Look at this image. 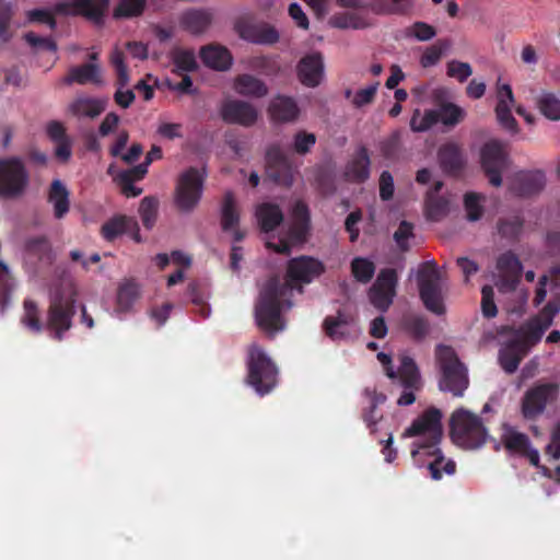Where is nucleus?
<instances>
[{
    "label": "nucleus",
    "instance_id": "aec40b11",
    "mask_svg": "<svg viewBox=\"0 0 560 560\" xmlns=\"http://www.w3.org/2000/svg\"><path fill=\"white\" fill-rule=\"evenodd\" d=\"M221 117L228 124L250 127L257 121L258 113L252 104L245 101L231 100L222 105Z\"/></svg>",
    "mask_w": 560,
    "mask_h": 560
},
{
    "label": "nucleus",
    "instance_id": "f3484780",
    "mask_svg": "<svg viewBox=\"0 0 560 560\" xmlns=\"http://www.w3.org/2000/svg\"><path fill=\"white\" fill-rule=\"evenodd\" d=\"M497 269L500 272L497 282L499 291L508 293L516 290L523 272V265L520 258L512 250H506L498 257Z\"/></svg>",
    "mask_w": 560,
    "mask_h": 560
},
{
    "label": "nucleus",
    "instance_id": "49530a36",
    "mask_svg": "<svg viewBox=\"0 0 560 560\" xmlns=\"http://www.w3.org/2000/svg\"><path fill=\"white\" fill-rule=\"evenodd\" d=\"M147 7V0H119L113 11L116 20L140 16Z\"/></svg>",
    "mask_w": 560,
    "mask_h": 560
},
{
    "label": "nucleus",
    "instance_id": "9b49d317",
    "mask_svg": "<svg viewBox=\"0 0 560 560\" xmlns=\"http://www.w3.org/2000/svg\"><path fill=\"white\" fill-rule=\"evenodd\" d=\"M266 176L276 185L291 187L298 174L296 166L282 151L279 143L268 145L265 154Z\"/></svg>",
    "mask_w": 560,
    "mask_h": 560
},
{
    "label": "nucleus",
    "instance_id": "c85d7f7f",
    "mask_svg": "<svg viewBox=\"0 0 560 560\" xmlns=\"http://www.w3.org/2000/svg\"><path fill=\"white\" fill-rule=\"evenodd\" d=\"M255 215L262 232L275 231L284 220L281 208L272 202H262L257 206Z\"/></svg>",
    "mask_w": 560,
    "mask_h": 560
},
{
    "label": "nucleus",
    "instance_id": "f03ea898",
    "mask_svg": "<svg viewBox=\"0 0 560 560\" xmlns=\"http://www.w3.org/2000/svg\"><path fill=\"white\" fill-rule=\"evenodd\" d=\"M436 363L440 369L439 388L448 392L454 397H463L469 386L468 371L459 360L456 351L446 345L435 348Z\"/></svg>",
    "mask_w": 560,
    "mask_h": 560
},
{
    "label": "nucleus",
    "instance_id": "c756f323",
    "mask_svg": "<svg viewBox=\"0 0 560 560\" xmlns=\"http://www.w3.org/2000/svg\"><path fill=\"white\" fill-rule=\"evenodd\" d=\"M528 351L521 341L510 339L499 352L501 368L508 373H514Z\"/></svg>",
    "mask_w": 560,
    "mask_h": 560
},
{
    "label": "nucleus",
    "instance_id": "39448f33",
    "mask_svg": "<svg viewBox=\"0 0 560 560\" xmlns=\"http://www.w3.org/2000/svg\"><path fill=\"white\" fill-rule=\"evenodd\" d=\"M451 438L464 448H478L487 440V429L479 416L464 409H456L450 419Z\"/></svg>",
    "mask_w": 560,
    "mask_h": 560
},
{
    "label": "nucleus",
    "instance_id": "7c9ffc66",
    "mask_svg": "<svg viewBox=\"0 0 560 560\" xmlns=\"http://www.w3.org/2000/svg\"><path fill=\"white\" fill-rule=\"evenodd\" d=\"M241 213L237 206L236 197L232 190L224 192L220 208V223L224 232H230L238 228Z\"/></svg>",
    "mask_w": 560,
    "mask_h": 560
},
{
    "label": "nucleus",
    "instance_id": "603ef678",
    "mask_svg": "<svg viewBox=\"0 0 560 560\" xmlns=\"http://www.w3.org/2000/svg\"><path fill=\"white\" fill-rule=\"evenodd\" d=\"M187 294L197 312L202 318L209 317L211 308L207 303V296L198 282L192 281L187 287Z\"/></svg>",
    "mask_w": 560,
    "mask_h": 560
},
{
    "label": "nucleus",
    "instance_id": "0eeeda50",
    "mask_svg": "<svg viewBox=\"0 0 560 560\" xmlns=\"http://www.w3.org/2000/svg\"><path fill=\"white\" fill-rule=\"evenodd\" d=\"M206 174L197 167L183 172L176 183L174 202L180 212H191L200 202Z\"/></svg>",
    "mask_w": 560,
    "mask_h": 560
},
{
    "label": "nucleus",
    "instance_id": "37998d69",
    "mask_svg": "<svg viewBox=\"0 0 560 560\" xmlns=\"http://www.w3.org/2000/svg\"><path fill=\"white\" fill-rule=\"evenodd\" d=\"M25 254L27 259L36 258L38 261H50L51 248L46 236L30 237L25 242Z\"/></svg>",
    "mask_w": 560,
    "mask_h": 560
},
{
    "label": "nucleus",
    "instance_id": "a19ab883",
    "mask_svg": "<svg viewBox=\"0 0 560 560\" xmlns=\"http://www.w3.org/2000/svg\"><path fill=\"white\" fill-rule=\"evenodd\" d=\"M348 327V317L340 311L337 313V316H327L323 322V329L326 336L334 341L347 339L350 336Z\"/></svg>",
    "mask_w": 560,
    "mask_h": 560
},
{
    "label": "nucleus",
    "instance_id": "8fccbe9b",
    "mask_svg": "<svg viewBox=\"0 0 560 560\" xmlns=\"http://www.w3.org/2000/svg\"><path fill=\"white\" fill-rule=\"evenodd\" d=\"M540 113L550 120H560V100L550 92H544L537 98Z\"/></svg>",
    "mask_w": 560,
    "mask_h": 560
},
{
    "label": "nucleus",
    "instance_id": "ddd939ff",
    "mask_svg": "<svg viewBox=\"0 0 560 560\" xmlns=\"http://www.w3.org/2000/svg\"><path fill=\"white\" fill-rule=\"evenodd\" d=\"M324 272L325 266L320 260L311 256H299L288 261L285 280L282 283H288L291 292L299 285L302 292L301 284L311 283Z\"/></svg>",
    "mask_w": 560,
    "mask_h": 560
},
{
    "label": "nucleus",
    "instance_id": "5701e85b",
    "mask_svg": "<svg viewBox=\"0 0 560 560\" xmlns=\"http://www.w3.org/2000/svg\"><path fill=\"white\" fill-rule=\"evenodd\" d=\"M371 160L366 147L361 145L346 164L345 179L353 184H363L370 178Z\"/></svg>",
    "mask_w": 560,
    "mask_h": 560
},
{
    "label": "nucleus",
    "instance_id": "052dcab7",
    "mask_svg": "<svg viewBox=\"0 0 560 560\" xmlns=\"http://www.w3.org/2000/svg\"><path fill=\"white\" fill-rule=\"evenodd\" d=\"M481 313L485 318L491 319L498 315V307L494 302V290L490 284L481 288Z\"/></svg>",
    "mask_w": 560,
    "mask_h": 560
},
{
    "label": "nucleus",
    "instance_id": "a18cd8bd",
    "mask_svg": "<svg viewBox=\"0 0 560 560\" xmlns=\"http://www.w3.org/2000/svg\"><path fill=\"white\" fill-rule=\"evenodd\" d=\"M23 307L24 314L21 317V323L34 334L42 332L45 325L40 320L37 303L33 300L26 299L24 300Z\"/></svg>",
    "mask_w": 560,
    "mask_h": 560
},
{
    "label": "nucleus",
    "instance_id": "a878e982",
    "mask_svg": "<svg viewBox=\"0 0 560 560\" xmlns=\"http://www.w3.org/2000/svg\"><path fill=\"white\" fill-rule=\"evenodd\" d=\"M212 20V12L208 9H188L180 14L178 22L183 30L199 35L209 28Z\"/></svg>",
    "mask_w": 560,
    "mask_h": 560
},
{
    "label": "nucleus",
    "instance_id": "13d9d810",
    "mask_svg": "<svg viewBox=\"0 0 560 560\" xmlns=\"http://www.w3.org/2000/svg\"><path fill=\"white\" fill-rule=\"evenodd\" d=\"M483 197L477 192H467L464 196V207L466 217L469 221L475 222L481 219L483 214V207L481 201Z\"/></svg>",
    "mask_w": 560,
    "mask_h": 560
},
{
    "label": "nucleus",
    "instance_id": "de8ad7c7",
    "mask_svg": "<svg viewBox=\"0 0 560 560\" xmlns=\"http://www.w3.org/2000/svg\"><path fill=\"white\" fill-rule=\"evenodd\" d=\"M450 39H439L433 45L425 48L421 58L420 65L422 68H430L435 66L442 58L443 54L451 47Z\"/></svg>",
    "mask_w": 560,
    "mask_h": 560
},
{
    "label": "nucleus",
    "instance_id": "cd10ccee",
    "mask_svg": "<svg viewBox=\"0 0 560 560\" xmlns=\"http://www.w3.org/2000/svg\"><path fill=\"white\" fill-rule=\"evenodd\" d=\"M47 200L52 206L54 217L63 219L70 210V192L60 179H54L50 184Z\"/></svg>",
    "mask_w": 560,
    "mask_h": 560
},
{
    "label": "nucleus",
    "instance_id": "dca6fc26",
    "mask_svg": "<svg viewBox=\"0 0 560 560\" xmlns=\"http://www.w3.org/2000/svg\"><path fill=\"white\" fill-rule=\"evenodd\" d=\"M398 374L399 376L396 380L404 387V392L399 396L397 405L410 406L416 401L415 393L422 388L419 368L411 357L407 354L400 357Z\"/></svg>",
    "mask_w": 560,
    "mask_h": 560
},
{
    "label": "nucleus",
    "instance_id": "ea45409f",
    "mask_svg": "<svg viewBox=\"0 0 560 560\" xmlns=\"http://www.w3.org/2000/svg\"><path fill=\"white\" fill-rule=\"evenodd\" d=\"M501 442L511 453L522 454L530 445L529 438L525 433L516 431L512 425H502Z\"/></svg>",
    "mask_w": 560,
    "mask_h": 560
},
{
    "label": "nucleus",
    "instance_id": "2eb2a0df",
    "mask_svg": "<svg viewBox=\"0 0 560 560\" xmlns=\"http://www.w3.org/2000/svg\"><path fill=\"white\" fill-rule=\"evenodd\" d=\"M480 160L489 183L494 187L501 186L502 172L508 164V154L503 143L498 140L486 142L481 148Z\"/></svg>",
    "mask_w": 560,
    "mask_h": 560
},
{
    "label": "nucleus",
    "instance_id": "bb28decb",
    "mask_svg": "<svg viewBox=\"0 0 560 560\" xmlns=\"http://www.w3.org/2000/svg\"><path fill=\"white\" fill-rule=\"evenodd\" d=\"M268 112L276 122H291L298 118L300 109L292 97L278 95L270 102Z\"/></svg>",
    "mask_w": 560,
    "mask_h": 560
},
{
    "label": "nucleus",
    "instance_id": "09e8293b",
    "mask_svg": "<svg viewBox=\"0 0 560 560\" xmlns=\"http://www.w3.org/2000/svg\"><path fill=\"white\" fill-rule=\"evenodd\" d=\"M439 122L438 110L427 109L421 113L420 109H415L411 119L410 128L415 132H423Z\"/></svg>",
    "mask_w": 560,
    "mask_h": 560
},
{
    "label": "nucleus",
    "instance_id": "c03bdc74",
    "mask_svg": "<svg viewBox=\"0 0 560 560\" xmlns=\"http://www.w3.org/2000/svg\"><path fill=\"white\" fill-rule=\"evenodd\" d=\"M329 24L332 27L340 30H363L370 26V23L365 18L353 12L336 13L330 18Z\"/></svg>",
    "mask_w": 560,
    "mask_h": 560
},
{
    "label": "nucleus",
    "instance_id": "79ce46f5",
    "mask_svg": "<svg viewBox=\"0 0 560 560\" xmlns=\"http://www.w3.org/2000/svg\"><path fill=\"white\" fill-rule=\"evenodd\" d=\"M140 296L139 284L133 279L120 283L117 290V311L128 312Z\"/></svg>",
    "mask_w": 560,
    "mask_h": 560
},
{
    "label": "nucleus",
    "instance_id": "338daca9",
    "mask_svg": "<svg viewBox=\"0 0 560 560\" xmlns=\"http://www.w3.org/2000/svg\"><path fill=\"white\" fill-rule=\"evenodd\" d=\"M446 74L463 83L472 74V68L468 62L451 60L446 65Z\"/></svg>",
    "mask_w": 560,
    "mask_h": 560
},
{
    "label": "nucleus",
    "instance_id": "f704fd0d",
    "mask_svg": "<svg viewBox=\"0 0 560 560\" xmlns=\"http://www.w3.org/2000/svg\"><path fill=\"white\" fill-rule=\"evenodd\" d=\"M524 223L523 217L520 214H511L499 218L495 228L502 240L515 243L520 241L524 230Z\"/></svg>",
    "mask_w": 560,
    "mask_h": 560
},
{
    "label": "nucleus",
    "instance_id": "7ed1b4c3",
    "mask_svg": "<svg viewBox=\"0 0 560 560\" xmlns=\"http://www.w3.org/2000/svg\"><path fill=\"white\" fill-rule=\"evenodd\" d=\"M442 411L435 407L427 408L405 430L402 436L419 438L412 443L411 455L416 458L427 448L440 445L443 436Z\"/></svg>",
    "mask_w": 560,
    "mask_h": 560
},
{
    "label": "nucleus",
    "instance_id": "4be33fe9",
    "mask_svg": "<svg viewBox=\"0 0 560 560\" xmlns=\"http://www.w3.org/2000/svg\"><path fill=\"white\" fill-rule=\"evenodd\" d=\"M438 162L444 174L458 176L466 166L463 149L455 142H446L439 148Z\"/></svg>",
    "mask_w": 560,
    "mask_h": 560
},
{
    "label": "nucleus",
    "instance_id": "393cba45",
    "mask_svg": "<svg viewBox=\"0 0 560 560\" xmlns=\"http://www.w3.org/2000/svg\"><path fill=\"white\" fill-rule=\"evenodd\" d=\"M238 35L250 43L272 45L279 40L278 31L269 24H242L236 25Z\"/></svg>",
    "mask_w": 560,
    "mask_h": 560
},
{
    "label": "nucleus",
    "instance_id": "f8f14e48",
    "mask_svg": "<svg viewBox=\"0 0 560 560\" xmlns=\"http://www.w3.org/2000/svg\"><path fill=\"white\" fill-rule=\"evenodd\" d=\"M559 395V386L556 383H538L528 388L521 404V411L525 419L534 420L539 417L549 404H552Z\"/></svg>",
    "mask_w": 560,
    "mask_h": 560
},
{
    "label": "nucleus",
    "instance_id": "774afa93",
    "mask_svg": "<svg viewBox=\"0 0 560 560\" xmlns=\"http://www.w3.org/2000/svg\"><path fill=\"white\" fill-rule=\"evenodd\" d=\"M427 211L430 219L439 220L447 213L448 202L440 197H427Z\"/></svg>",
    "mask_w": 560,
    "mask_h": 560
},
{
    "label": "nucleus",
    "instance_id": "9d476101",
    "mask_svg": "<svg viewBox=\"0 0 560 560\" xmlns=\"http://www.w3.org/2000/svg\"><path fill=\"white\" fill-rule=\"evenodd\" d=\"M558 313H560V298L548 301L537 316L520 326L513 339L521 341L524 349L528 351L532 346L540 341Z\"/></svg>",
    "mask_w": 560,
    "mask_h": 560
},
{
    "label": "nucleus",
    "instance_id": "e2e57ef3",
    "mask_svg": "<svg viewBox=\"0 0 560 560\" xmlns=\"http://www.w3.org/2000/svg\"><path fill=\"white\" fill-rule=\"evenodd\" d=\"M380 151L382 156L388 161H397L400 151V139L397 132L380 142Z\"/></svg>",
    "mask_w": 560,
    "mask_h": 560
},
{
    "label": "nucleus",
    "instance_id": "e433bc0d",
    "mask_svg": "<svg viewBox=\"0 0 560 560\" xmlns=\"http://www.w3.org/2000/svg\"><path fill=\"white\" fill-rule=\"evenodd\" d=\"M130 226H137V221L133 218L122 214L114 215L101 226V235L105 241L113 242L128 233Z\"/></svg>",
    "mask_w": 560,
    "mask_h": 560
},
{
    "label": "nucleus",
    "instance_id": "0e129e2a",
    "mask_svg": "<svg viewBox=\"0 0 560 560\" xmlns=\"http://www.w3.org/2000/svg\"><path fill=\"white\" fill-rule=\"evenodd\" d=\"M316 143V136L305 130H300L293 138V151L300 155L307 154Z\"/></svg>",
    "mask_w": 560,
    "mask_h": 560
},
{
    "label": "nucleus",
    "instance_id": "6ab92c4d",
    "mask_svg": "<svg viewBox=\"0 0 560 560\" xmlns=\"http://www.w3.org/2000/svg\"><path fill=\"white\" fill-rule=\"evenodd\" d=\"M311 231V214L308 206L298 200L292 208V222L288 228L287 236L292 244L302 245L307 242Z\"/></svg>",
    "mask_w": 560,
    "mask_h": 560
},
{
    "label": "nucleus",
    "instance_id": "1a4fd4ad",
    "mask_svg": "<svg viewBox=\"0 0 560 560\" xmlns=\"http://www.w3.org/2000/svg\"><path fill=\"white\" fill-rule=\"evenodd\" d=\"M30 183V174L18 156L0 160V197L14 199L21 197Z\"/></svg>",
    "mask_w": 560,
    "mask_h": 560
},
{
    "label": "nucleus",
    "instance_id": "864d4df0",
    "mask_svg": "<svg viewBox=\"0 0 560 560\" xmlns=\"http://www.w3.org/2000/svg\"><path fill=\"white\" fill-rule=\"evenodd\" d=\"M351 273L361 283H368L375 273V265L368 258L355 257L351 261Z\"/></svg>",
    "mask_w": 560,
    "mask_h": 560
},
{
    "label": "nucleus",
    "instance_id": "423d86ee",
    "mask_svg": "<svg viewBox=\"0 0 560 560\" xmlns=\"http://www.w3.org/2000/svg\"><path fill=\"white\" fill-rule=\"evenodd\" d=\"M419 296L425 308L435 315L445 313L443 303L441 273L435 260H428L419 266L418 273Z\"/></svg>",
    "mask_w": 560,
    "mask_h": 560
},
{
    "label": "nucleus",
    "instance_id": "6e6552de",
    "mask_svg": "<svg viewBox=\"0 0 560 560\" xmlns=\"http://www.w3.org/2000/svg\"><path fill=\"white\" fill-rule=\"evenodd\" d=\"M74 315V296H66L62 293L55 294L50 300L45 324V328L49 331L50 337L57 341H61L65 334L72 327Z\"/></svg>",
    "mask_w": 560,
    "mask_h": 560
},
{
    "label": "nucleus",
    "instance_id": "c9c22d12",
    "mask_svg": "<svg viewBox=\"0 0 560 560\" xmlns=\"http://www.w3.org/2000/svg\"><path fill=\"white\" fill-rule=\"evenodd\" d=\"M400 326L416 341L423 340L430 332L429 320L423 315L416 313L404 314Z\"/></svg>",
    "mask_w": 560,
    "mask_h": 560
},
{
    "label": "nucleus",
    "instance_id": "680f3d73",
    "mask_svg": "<svg viewBox=\"0 0 560 560\" xmlns=\"http://www.w3.org/2000/svg\"><path fill=\"white\" fill-rule=\"evenodd\" d=\"M413 236V224L406 220H402L399 223L397 230L393 235L394 241L396 242L399 250L402 253H406L410 249L408 241Z\"/></svg>",
    "mask_w": 560,
    "mask_h": 560
},
{
    "label": "nucleus",
    "instance_id": "5fc2aeb1",
    "mask_svg": "<svg viewBox=\"0 0 560 560\" xmlns=\"http://www.w3.org/2000/svg\"><path fill=\"white\" fill-rule=\"evenodd\" d=\"M159 200L156 197H144L139 207V214L145 229H152L158 219Z\"/></svg>",
    "mask_w": 560,
    "mask_h": 560
},
{
    "label": "nucleus",
    "instance_id": "412c9836",
    "mask_svg": "<svg viewBox=\"0 0 560 560\" xmlns=\"http://www.w3.org/2000/svg\"><path fill=\"white\" fill-rule=\"evenodd\" d=\"M300 82L307 88H316L324 78V58L318 51L304 56L296 66Z\"/></svg>",
    "mask_w": 560,
    "mask_h": 560
},
{
    "label": "nucleus",
    "instance_id": "f257e3e1",
    "mask_svg": "<svg viewBox=\"0 0 560 560\" xmlns=\"http://www.w3.org/2000/svg\"><path fill=\"white\" fill-rule=\"evenodd\" d=\"M291 288L288 283H281L277 277L270 278L259 294L255 307L256 322L259 328L269 334H275L284 328L281 316L283 307L290 308L292 303Z\"/></svg>",
    "mask_w": 560,
    "mask_h": 560
},
{
    "label": "nucleus",
    "instance_id": "bf43d9fd",
    "mask_svg": "<svg viewBox=\"0 0 560 560\" xmlns=\"http://www.w3.org/2000/svg\"><path fill=\"white\" fill-rule=\"evenodd\" d=\"M436 110L439 122L444 126L453 127L464 118V110L453 103L444 104Z\"/></svg>",
    "mask_w": 560,
    "mask_h": 560
},
{
    "label": "nucleus",
    "instance_id": "3c124183",
    "mask_svg": "<svg viewBox=\"0 0 560 560\" xmlns=\"http://www.w3.org/2000/svg\"><path fill=\"white\" fill-rule=\"evenodd\" d=\"M171 59L179 71L191 72L198 68L195 51L191 49L174 48Z\"/></svg>",
    "mask_w": 560,
    "mask_h": 560
},
{
    "label": "nucleus",
    "instance_id": "6e6d98bb",
    "mask_svg": "<svg viewBox=\"0 0 560 560\" xmlns=\"http://www.w3.org/2000/svg\"><path fill=\"white\" fill-rule=\"evenodd\" d=\"M13 290V278L10 275L8 266L0 260V314L7 310L11 292Z\"/></svg>",
    "mask_w": 560,
    "mask_h": 560
},
{
    "label": "nucleus",
    "instance_id": "a211bd4d",
    "mask_svg": "<svg viewBox=\"0 0 560 560\" xmlns=\"http://www.w3.org/2000/svg\"><path fill=\"white\" fill-rule=\"evenodd\" d=\"M515 104L512 88L508 83L497 84V105L494 108L497 119L502 128L515 135L518 132V124L512 115Z\"/></svg>",
    "mask_w": 560,
    "mask_h": 560
},
{
    "label": "nucleus",
    "instance_id": "4468645a",
    "mask_svg": "<svg viewBox=\"0 0 560 560\" xmlns=\"http://www.w3.org/2000/svg\"><path fill=\"white\" fill-rule=\"evenodd\" d=\"M398 276L395 269H382L368 291L370 303L380 312H387L396 296Z\"/></svg>",
    "mask_w": 560,
    "mask_h": 560
},
{
    "label": "nucleus",
    "instance_id": "69168bd1",
    "mask_svg": "<svg viewBox=\"0 0 560 560\" xmlns=\"http://www.w3.org/2000/svg\"><path fill=\"white\" fill-rule=\"evenodd\" d=\"M435 35V27L421 21L415 22L410 27L406 30L407 37H415L420 42H428L432 39Z\"/></svg>",
    "mask_w": 560,
    "mask_h": 560
},
{
    "label": "nucleus",
    "instance_id": "58836bf2",
    "mask_svg": "<svg viewBox=\"0 0 560 560\" xmlns=\"http://www.w3.org/2000/svg\"><path fill=\"white\" fill-rule=\"evenodd\" d=\"M235 91L244 96L264 97L268 94L267 85L252 74H241L235 79Z\"/></svg>",
    "mask_w": 560,
    "mask_h": 560
},
{
    "label": "nucleus",
    "instance_id": "473e14b6",
    "mask_svg": "<svg viewBox=\"0 0 560 560\" xmlns=\"http://www.w3.org/2000/svg\"><path fill=\"white\" fill-rule=\"evenodd\" d=\"M200 59L207 67L221 71L228 70L232 65L230 51L225 47L215 44L202 47Z\"/></svg>",
    "mask_w": 560,
    "mask_h": 560
},
{
    "label": "nucleus",
    "instance_id": "b1692460",
    "mask_svg": "<svg viewBox=\"0 0 560 560\" xmlns=\"http://www.w3.org/2000/svg\"><path fill=\"white\" fill-rule=\"evenodd\" d=\"M545 185L546 176L544 172H521L515 175L511 189L520 197H530L539 194Z\"/></svg>",
    "mask_w": 560,
    "mask_h": 560
},
{
    "label": "nucleus",
    "instance_id": "4c0bfd02",
    "mask_svg": "<svg viewBox=\"0 0 560 560\" xmlns=\"http://www.w3.org/2000/svg\"><path fill=\"white\" fill-rule=\"evenodd\" d=\"M106 107V102L93 97H79L69 105L70 113L75 117L95 118L100 116Z\"/></svg>",
    "mask_w": 560,
    "mask_h": 560
},
{
    "label": "nucleus",
    "instance_id": "20e7f679",
    "mask_svg": "<svg viewBox=\"0 0 560 560\" xmlns=\"http://www.w3.org/2000/svg\"><path fill=\"white\" fill-rule=\"evenodd\" d=\"M246 382L259 395L270 393L278 383V368L257 343H252L247 350Z\"/></svg>",
    "mask_w": 560,
    "mask_h": 560
},
{
    "label": "nucleus",
    "instance_id": "72a5a7b5",
    "mask_svg": "<svg viewBox=\"0 0 560 560\" xmlns=\"http://www.w3.org/2000/svg\"><path fill=\"white\" fill-rule=\"evenodd\" d=\"M100 66L97 63L88 62L81 66L70 68L68 74L62 79L65 84L71 85L73 83H101Z\"/></svg>",
    "mask_w": 560,
    "mask_h": 560
},
{
    "label": "nucleus",
    "instance_id": "2f4dec72",
    "mask_svg": "<svg viewBox=\"0 0 560 560\" xmlns=\"http://www.w3.org/2000/svg\"><path fill=\"white\" fill-rule=\"evenodd\" d=\"M423 455H428L433 459L428 464L430 476L433 480H441L443 474L452 476L456 471V463L452 459H445L443 452L438 446L427 448L421 452Z\"/></svg>",
    "mask_w": 560,
    "mask_h": 560
},
{
    "label": "nucleus",
    "instance_id": "4d7b16f0",
    "mask_svg": "<svg viewBox=\"0 0 560 560\" xmlns=\"http://www.w3.org/2000/svg\"><path fill=\"white\" fill-rule=\"evenodd\" d=\"M109 0H78V7L89 19L100 22L108 8Z\"/></svg>",
    "mask_w": 560,
    "mask_h": 560
}]
</instances>
